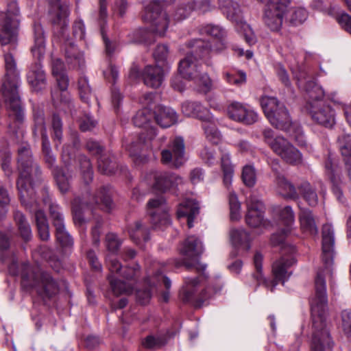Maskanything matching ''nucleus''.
Returning a JSON list of instances; mask_svg holds the SVG:
<instances>
[{
    "instance_id": "52",
    "label": "nucleus",
    "mask_w": 351,
    "mask_h": 351,
    "mask_svg": "<svg viewBox=\"0 0 351 351\" xmlns=\"http://www.w3.org/2000/svg\"><path fill=\"white\" fill-rule=\"evenodd\" d=\"M308 18V12L304 8H295L292 9L289 14L287 21L293 26L302 24Z\"/></svg>"
},
{
    "instance_id": "59",
    "label": "nucleus",
    "mask_w": 351,
    "mask_h": 351,
    "mask_svg": "<svg viewBox=\"0 0 351 351\" xmlns=\"http://www.w3.org/2000/svg\"><path fill=\"white\" fill-rule=\"evenodd\" d=\"M73 51L76 53L67 56V67L73 69H81L84 65V54L80 51H77L72 47Z\"/></svg>"
},
{
    "instance_id": "1",
    "label": "nucleus",
    "mask_w": 351,
    "mask_h": 351,
    "mask_svg": "<svg viewBox=\"0 0 351 351\" xmlns=\"http://www.w3.org/2000/svg\"><path fill=\"white\" fill-rule=\"evenodd\" d=\"M204 252L202 242L195 236L188 237L180 248V254L184 256V260L180 262L176 260H170L167 263L154 262L147 271V277L145 279V285L148 287L145 289H136V295L138 302L145 304L151 298V287L162 283L167 291L162 294V300L167 302L169 298V290L171 288V282L169 278L163 274V272L171 269L170 265L175 264L176 267L184 265L187 269L195 268L197 270L205 271L206 265H201L199 259Z\"/></svg>"
},
{
    "instance_id": "61",
    "label": "nucleus",
    "mask_w": 351,
    "mask_h": 351,
    "mask_svg": "<svg viewBox=\"0 0 351 351\" xmlns=\"http://www.w3.org/2000/svg\"><path fill=\"white\" fill-rule=\"evenodd\" d=\"M290 137L295 141L298 146L304 147L306 145L305 136L304 135L302 127L295 123L290 130L287 131Z\"/></svg>"
},
{
    "instance_id": "26",
    "label": "nucleus",
    "mask_w": 351,
    "mask_h": 351,
    "mask_svg": "<svg viewBox=\"0 0 351 351\" xmlns=\"http://www.w3.org/2000/svg\"><path fill=\"white\" fill-rule=\"evenodd\" d=\"M335 245L334 229L331 224H325L322 228V258L325 269L330 271V267L333 262Z\"/></svg>"
},
{
    "instance_id": "24",
    "label": "nucleus",
    "mask_w": 351,
    "mask_h": 351,
    "mask_svg": "<svg viewBox=\"0 0 351 351\" xmlns=\"http://www.w3.org/2000/svg\"><path fill=\"white\" fill-rule=\"evenodd\" d=\"M50 16L53 24V34L61 42L64 41L66 8L60 0H51Z\"/></svg>"
},
{
    "instance_id": "58",
    "label": "nucleus",
    "mask_w": 351,
    "mask_h": 351,
    "mask_svg": "<svg viewBox=\"0 0 351 351\" xmlns=\"http://www.w3.org/2000/svg\"><path fill=\"white\" fill-rule=\"evenodd\" d=\"M42 149L44 154L45 162L51 167L55 162V158L51 154L50 143L45 132H42Z\"/></svg>"
},
{
    "instance_id": "50",
    "label": "nucleus",
    "mask_w": 351,
    "mask_h": 351,
    "mask_svg": "<svg viewBox=\"0 0 351 351\" xmlns=\"http://www.w3.org/2000/svg\"><path fill=\"white\" fill-rule=\"evenodd\" d=\"M223 78L230 85L241 86L246 82V74L242 71H224Z\"/></svg>"
},
{
    "instance_id": "60",
    "label": "nucleus",
    "mask_w": 351,
    "mask_h": 351,
    "mask_svg": "<svg viewBox=\"0 0 351 351\" xmlns=\"http://www.w3.org/2000/svg\"><path fill=\"white\" fill-rule=\"evenodd\" d=\"M80 128L82 132L93 130L97 125V121L90 113H84L79 119Z\"/></svg>"
},
{
    "instance_id": "44",
    "label": "nucleus",
    "mask_w": 351,
    "mask_h": 351,
    "mask_svg": "<svg viewBox=\"0 0 351 351\" xmlns=\"http://www.w3.org/2000/svg\"><path fill=\"white\" fill-rule=\"evenodd\" d=\"M338 143L348 169V176L351 180V136L343 134L339 136Z\"/></svg>"
},
{
    "instance_id": "49",
    "label": "nucleus",
    "mask_w": 351,
    "mask_h": 351,
    "mask_svg": "<svg viewBox=\"0 0 351 351\" xmlns=\"http://www.w3.org/2000/svg\"><path fill=\"white\" fill-rule=\"evenodd\" d=\"M298 189L300 193L302 195L304 199L310 206H315L317 204V195L315 189L312 188L309 182H303L298 187Z\"/></svg>"
},
{
    "instance_id": "30",
    "label": "nucleus",
    "mask_w": 351,
    "mask_h": 351,
    "mask_svg": "<svg viewBox=\"0 0 351 351\" xmlns=\"http://www.w3.org/2000/svg\"><path fill=\"white\" fill-rule=\"evenodd\" d=\"M230 242L234 249L233 256L243 255L251 247V239L249 233L243 228L233 229L230 232Z\"/></svg>"
},
{
    "instance_id": "47",
    "label": "nucleus",
    "mask_w": 351,
    "mask_h": 351,
    "mask_svg": "<svg viewBox=\"0 0 351 351\" xmlns=\"http://www.w3.org/2000/svg\"><path fill=\"white\" fill-rule=\"evenodd\" d=\"M35 218L39 237L43 241H47L49 239V225L46 216L43 211L38 210L35 213Z\"/></svg>"
},
{
    "instance_id": "37",
    "label": "nucleus",
    "mask_w": 351,
    "mask_h": 351,
    "mask_svg": "<svg viewBox=\"0 0 351 351\" xmlns=\"http://www.w3.org/2000/svg\"><path fill=\"white\" fill-rule=\"evenodd\" d=\"M156 123L162 128H169L178 121V114L171 108L160 106L154 112Z\"/></svg>"
},
{
    "instance_id": "14",
    "label": "nucleus",
    "mask_w": 351,
    "mask_h": 351,
    "mask_svg": "<svg viewBox=\"0 0 351 351\" xmlns=\"http://www.w3.org/2000/svg\"><path fill=\"white\" fill-rule=\"evenodd\" d=\"M200 33L219 40L217 47H215L200 38L190 42L189 47L193 48L195 53L200 58L206 57L211 52H218L224 47V44L221 42V40L226 36V32L221 26L208 24L200 29Z\"/></svg>"
},
{
    "instance_id": "31",
    "label": "nucleus",
    "mask_w": 351,
    "mask_h": 351,
    "mask_svg": "<svg viewBox=\"0 0 351 351\" xmlns=\"http://www.w3.org/2000/svg\"><path fill=\"white\" fill-rule=\"evenodd\" d=\"M295 77L298 79L299 88L305 91L308 97L309 101L307 106L311 103L322 101L325 93L321 86L317 84V82L313 80H306V79H303L302 74L300 76L295 75Z\"/></svg>"
},
{
    "instance_id": "2",
    "label": "nucleus",
    "mask_w": 351,
    "mask_h": 351,
    "mask_svg": "<svg viewBox=\"0 0 351 351\" xmlns=\"http://www.w3.org/2000/svg\"><path fill=\"white\" fill-rule=\"evenodd\" d=\"M315 292L310 300L312 318L311 351H326L333 345L328 323V297L324 271L317 273L315 280Z\"/></svg>"
},
{
    "instance_id": "12",
    "label": "nucleus",
    "mask_w": 351,
    "mask_h": 351,
    "mask_svg": "<svg viewBox=\"0 0 351 351\" xmlns=\"http://www.w3.org/2000/svg\"><path fill=\"white\" fill-rule=\"evenodd\" d=\"M265 143L277 155L285 162L291 165H298L302 162L301 153L282 136H274V131L265 129L263 132Z\"/></svg>"
},
{
    "instance_id": "25",
    "label": "nucleus",
    "mask_w": 351,
    "mask_h": 351,
    "mask_svg": "<svg viewBox=\"0 0 351 351\" xmlns=\"http://www.w3.org/2000/svg\"><path fill=\"white\" fill-rule=\"evenodd\" d=\"M52 74L57 83V87L51 92V97L55 104L64 102V91L66 90V73L64 62L58 58L52 60Z\"/></svg>"
},
{
    "instance_id": "19",
    "label": "nucleus",
    "mask_w": 351,
    "mask_h": 351,
    "mask_svg": "<svg viewBox=\"0 0 351 351\" xmlns=\"http://www.w3.org/2000/svg\"><path fill=\"white\" fill-rule=\"evenodd\" d=\"M246 223L252 228L267 227L269 222L264 218L265 205L260 197L254 193L251 194L246 200Z\"/></svg>"
},
{
    "instance_id": "22",
    "label": "nucleus",
    "mask_w": 351,
    "mask_h": 351,
    "mask_svg": "<svg viewBox=\"0 0 351 351\" xmlns=\"http://www.w3.org/2000/svg\"><path fill=\"white\" fill-rule=\"evenodd\" d=\"M307 110L312 120L318 125L331 128L336 123V112L326 103H311L307 106Z\"/></svg>"
},
{
    "instance_id": "38",
    "label": "nucleus",
    "mask_w": 351,
    "mask_h": 351,
    "mask_svg": "<svg viewBox=\"0 0 351 351\" xmlns=\"http://www.w3.org/2000/svg\"><path fill=\"white\" fill-rule=\"evenodd\" d=\"M128 233L132 240L141 247L143 243H146L150 239L148 228L139 221L129 225Z\"/></svg>"
},
{
    "instance_id": "13",
    "label": "nucleus",
    "mask_w": 351,
    "mask_h": 351,
    "mask_svg": "<svg viewBox=\"0 0 351 351\" xmlns=\"http://www.w3.org/2000/svg\"><path fill=\"white\" fill-rule=\"evenodd\" d=\"M174 1L153 0L145 7L143 20L149 23L152 31L159 36L165 35L169 25V19L166 12L162 11L161 2L170 3Z\"/></svg>"
},
{
    "instance_id": "20",
    "label": "nucleus",
    "mask_w": 351,
    "mask_h": 351,
    "mask_svg": "<svg viewBox=\"0 0 351 351\" xmlns=\"http://www.w3.org/2000/svg\"><path fill=\"white\" fill-rule=\"evenodd\" d=\"M184 139L177 136L171 140L167 149L161 152V162L165 165L179 168L186 162Z\"/></svg>"
},
{
    "instance_id": "15",
    "label": "nucleus",
    "mask_w": 351,
    "mask_h": 351,
    "mask_svg": "<svg viewBox=\"0 0 351 351\" xmlns=\"http://www.w3.org/2000/svg\"><path fill=\"white\" fill-rule=\"evenodd\" d=\"M291 0H269L263 14V22L271 32H279Z\"/></svg>"
},
{
    "instance_id": "33",
    "label": "nucleus",
    "mask_w": 351,
    "mask_h": 351,
    "mask_svg": "<svg viewBox=\"0 0 351 351\" xmlns=\"http://www.w3.org/2000/svg\"><path fill=\"white\" fill-rule=\"evenodd\" d=\"M182 112L186 117H196L202 121L208 120L212 115L209 110L199 101H186L182 103Z\"/></svg>"
},
{
    "instance_id": "56",
    "label": "nucleus",
    "mask_w": 351,
    "mask_h": 351,
    "mask_svg": "<svg viewBox=\"0 0 351 351\" xmlns=\"http://www.w3.org/2000/svg\"><path fill=\"white\" fill-rule=\"evenodd\" d=\"M241 177L243 183L247 186H253L256 182V174L254 167L252 165L244 166L243 168Z\"/></svg>"
},
{
    "instance_id": "35",
    "label": "nucleus",
    "mask_w": 351,
    "mask_h": 351,
    "mask_svg": "<svg viewBox=\"0 0 351 351\" xmlns=\"http://www.w3.org/2000/svg\"><path fill=\"white\" fill-rule=\"evenodd\" d=\"M108 16L106 0H99V10L98 21L100 25L101 34L105 45L106 52L108 55H112L117 48V44L111 42L106 36L105 25Z\"/></svg>"
},
{
    "instance_id": "57",
    "label": "nucleus",
    "mask_w": 351,
    "mask_h": 351,
    "mask_svg": "<svg viewBox=\"0 0 351 351\" xmlns=\"http://www.w3.org/2000/svg\"><path fill=\"white\" fill-rule=\"evenodd\" d=\"M191 81H193L199 86V89L202 92L207 93L212 88V81L206 73H202L199 71L197 77Z\"/></svg>"
},
{
    "instance_id": "10",
    "label": "nucleus",
    "mask_w": 351,
    "mask_h": 351,
    "mask_svg": "<svg viewBox=\"0 0 351 351\" xmlns=\"http://www.w3.org/2000/svg\"><path fill=\"white\" fill-rule=\"evenodd\" d=\"M219 8L228 19L235 23L236 30L241 34L250 46L257 42L256 36L250 25L243 17V12L237 2L232 0H219Z\"/></svg>"
},
{
    "instance_id": "54",
    "label": "nucleus",
    "mask_w": 351,
    "mask_h": 351,
    "mask_svg": "<svg viewBox=\"0 0 351 351\" xmlns=\"http://www.w3.org/2000/svg\"><path fill=\"white\" fill-rule=\"evenodd\" d=\"M11 154L5 143L3 146L0 147V164L5 174L10 177L12 175V171L10 167Z\"/></svg>"
},
{
    "instance_id": "42",
    "label": "nucleus",
    "mask_w": 351,
    "mask_h": 351,
    "mask_svg": "<svg viewBox=\"0 0 351 351\" xmlns=\"http://www.w3.org/2000/svg\"><path fill=\"white\" fill-rule=\"evenodd\" d=\"M215 8L213 0H194L189 2L188 10H185L182 16H179V19H186L193 11L199 14H204L212 11Z\"/></svg>"
},
{
    "instance_id": "45",
    "label": "nucleus",
    "mask_w": 351,
    "mask_h": 351,
    "mask_svg": "<svg viewBox=\"0 0 351 351\" xmlns=\"http://www.w3.org/2000/svg\"><path fill=\"white\" fill-rule=\"evenodd\" d=\"M221 165L223 173V182L224 186L229 190L232 182L234 169L230 162L229 153L223 149H221Z\"/></svg>"
},
{
    "instance_id": "43",
    "label": "nucleus",
    "mask_w": 351,
    "mask_h": 351,
    "mask_svg": "<svg viewBox=\"0 0 351 351\" xmlns=\"http://www.w3.org/2000/svg\"><path fill=\"white\" fill-rule=\"evenodd\" d=\"M326 173L332 183V191L339 201H341L342 191L339 186L340 180L339 171L337 167L333 165L330 158H328L325 162Z\"/></svg>"
},
{
    "instance_id": "7",
    "label": "nucleus",
    "mask_w": 351,
    "mask_h": 351,
    "mask_svg": "<svg viewBox=\"0 0 351 351\" xmlns=\"http://www.w3.org/2000/svg\"><path fill=\"white\" fill-rule=\"evenodd\" d=\"M153 118L154 112L148 107L139 110L133 118L134 124L136 127L143 128L145 130L139 134L137 142H132L125 145L126 149L136 163L144 162L147 160V156L143 153V148L156 136V129L150 125Z\"/></svg>"
},
{
    "instance_id": "64",
    "label": "nucleus",
    "mask_w": 351,
    "mask_h": 351,
    "mask_svg": "<svg viewBox=\"0 0 351 351\" xmlns=\"http://www.w3.org/2000/svg\"><path fill=\"white\" fill-rule=\"evenodd\" d=\"M341 328L345 335L351 337V310L345 309L341 312Z\"/></svg>"
},
{
    "instance_id": "18",
    "label": "nucleus",
    "mask_w": 351,
    "mask_h": 351,
    "mask_svg": "<svg viewBox=\"0 0 351 351\" xmlns=\"http://www.w3.org/2000/svg\"><path fill=\"white\" fill-rule=\"evenodd\" d=\"M169 208L162 197L150 199L147 204V212L155 228H162L171 225Z\"/></svg>"
},
{
    "instance_id": "36",
    "label": "nucleus",
    "mask_w": 351,
    "mask_h": 351,
    "mask_svg": "<svg viewBox=\"0 0 351 351\" xmlns=\"http://www.w3.org/2000/svg\"><path fill=\"white\" fill-rule=\"evenodd\" d=\"M199 207L198 203L194 199H186L181 203L177 210L178 219L186 218L189 228L193 227V220L199 214Z\"/></svg>"
},
{
    "instance_id": "21",
    "label": "nucleus",
    "mask_w": 351,
    "mask_h": 351,
    "mask_svg": "<svg viewBox=\"0 0 351 351\" xmlns=\"http://www.w3.org/2000/svg\"><path fill=\"white\" fill-rule=\"evenodd\" d=\"M19 21L6 16L0 18V43L3 49L14 51L16 49Z\"/></svg>"
},
{
    "instance_id": "41",
    "label": "nucleus",
    "mask_w": 351,
    "mask_h": 351,
    "mask_svg": "<svg viewBox=\"0 0 351 351\" xmlns=\"http://www.w3.org/2000/svg\"><path fill=\"white\" fill-rule=\"evenodd\" d=\"M208 119L202 123V128L208 141L213 144H217L221 141L222 135L217 128L216 120L213 114Z\"/></svg>"
},
{
    "instance_id": "4",
    "label": "nucleus",
    "mask_w": 351,
    "mask_h": 351,
    "mask_svg": "<svg viewBox=\"0 0 351 351\" xmlns=\"http://www.w3.org/2000/svg\"><path fill=\"white\" fill-rule=\"evenodd\" d=\"M3 51L5 73L0 91L9 111V117L18 122H21L23 119V112L18 91L19 76L16 71V64L12 53L13 51H8L6 49H3Z\"/></svg>"
},
{
    "instance_id": "63",
    "label": "nucleus",
    "mask_w": 351,
    "mask_h": 351,
    "mask_svg": "<svg viewBox=\"0 0 351 351\" xmlns=\"http://www.w3.org/2000/svg\"><path fill=\"white\" fill-rule=\"evenodd\" d=\"M52 173L58 189L62 193L64 194L66 193V176L63 168L54 167Z\"/></svg>"
},
{
    "instance_id": "8",
    "label": "nucleus",
    "mask_w": 351,
    "mask_h": 351,
    "mask_svg": "<svg viewBox=\"0 0 351 351\" xmlns=\"http://www.w3.org/2000/svg\"><path fill=\"white\" fill-rule=\"evenodd\" d=\"M107 267L110 271L108 279L112 293L116 296L132 293L134 289V287L125 281L117 279L114 274L123 277L125 280L136 282L140 274L139 265L134 264L132 267L122 268L121 264L117 258H111L108 256Z\"/></svg>"
},
{
    "instance_id": "32",
    "label": "nucleus",
    "mask_w": 351,
    "mask_h": 351,
    "mask_svg": "<svg viewBox=\"0 0 351 351\" xmlns=\"http://www.w3.org/2000/svg\"><path fill=\"white\" fill-rule=\"evenodd\" d=\"M167 69L160 66L147 65L143 71L144 84L149 87L157 88L161 86L165 80V72Z\"/></svg>"
},
{
    "instance_id": "11",
    "label": "nucleus",
    "mask_w": 351,
    "mask_h": 351,
    "mask_svg": "<svg viewBox=\"0 0 351 351\" xmlns=\"http://www.w3.org/2000/svg\"><path fill=\"white\" fill-rule=\"evenodd\" d=\"M33 56L38 59L27 74L28 83L35 90H39L45 84V73L42 69L40 60L45 52V45L43 33L40 27L35 28L34 45L32 47Z\"/></svg>"
},
{
    "instance_id": "34",
    "label": "nucleus",
    "mask_w": 351,
    "mask_h": 351,
    "mask_svg": "<svg viewBox=\"0 0 351 351\" xmlns=\"http://www.w3.org/2000/svg\"><path fill=\"white\" fill-rule=\"evenodd\" d=\"M50 216L53 224L56 228V236L57 241L61 247L66 245V232L64 229V217L60 212V208L57 205H51L49 207Z\"/></svg>"
},
{
    "instance_id": "5",
    "label": "nucleus",
    "mask_w": 351,
    "mask_h": 351,
    "mask_svg": "<svg viewBox=\"0 0 351 351\" xmlns=\"http://www.w3.org/2000/svg\"><path fill=\"white\" fill-rule=\"evenodd\" d=\"M282 253V257L274 262L272 265V272L275 278L273 280H267L263 276V255L259 252H256L254 257L256 273L253 274V278L258 285L264 284L267 288L270 289L271 291H274V288L278 285V281H282V284L285 283V281L289 278L292 273L291 271H289V269L296 263L294 257V254L295 253L294 246H283Z\"/></svg>"
},
{
    "instance_id": "40",
    "label": "nucleus",
    "mask_w": 351,
    "mask_h": 351,
    "mask_svg": "<svg viewBox=\"0 0 351 351\" xmlns=\"http://www.w3.org/2000/svg\"><path fill=\"white\" fill-rule=\"evenodd\" d=\"M299 220L300 228L304 233L310 235H317L318 229L311 211L307 208L301 209Z\"/></svg>"
},
{
    "instance_id": "6",
    "label": "nucleus",
    "mask_w": 351,
    "mask_h": 351,
    "mask_svg": "<svg viewBox=\"0 0 351 351\" xmlns=\"http://www.w3.org/2000/svg\"><path fill=\"white\" fill-rule=\"evenodd\" d=\"M112 190L110 186H104L96 193H88L83 199L75 198L73 202V221L77 226H82L89 220L88 214L94 215L93 208H98L109 213L113 208Z\"/></svg>"
},
{
    "instance_id": "27",
    "label": "nucleus",
    "mask_w": 351,
    "mask_h": 351,
    "mask_svg": "<svg viewBox=\"0 0 351 351\" xmlns=\"http://www.w3.org/2000/svg\"><path fill=\"white\" fill-rule=\"evenodd\" d=\"M87 149L93 154L100 155L98 158V170L103 174L111 175L115 173L117 163L110 158V154H102L103 147L98 142L88 141L86 143Z\"/></svg>"
},
{
    "instance_id": "28",
    "label": "nucleus",
    "mask_w": 351,
    "mask_h": 351,
    "mask_svg": "<svg viewBox=\"0 0 351 351\" xmlns=\"http://www.w3.org/2000/svg\"><path fill=\"white\" fill-rule=\"evenodd\" d=\"M280 218L285 228L279 232L274 233L271 235V242L273 245H277L282 244L287 235L291 232L292 226L295 222L294 213L291 206H287L278 210Z\"/></svg>"
},
{
    "instance_id": "53",
    "label": "nucleus",
    "mask_w": 351,
    "mask_h": 351,
    "mask_svg": "<svg viewBox=\"0 0 351 351\" xmlns=\"http://www.w3.org/2000/svg\"><path fill=\"white\" fill-rule=\"evenodd\" d=\"M230 219L232 221H237L241 219V203L237 195L234 191H230L228 195Z\"/></svg>"
},
{
    "instance_id": "55",
    "label": "nucleus",
    "mask_w": 351,
    "mask_h": 351,
    "mask_svg": "<svg viewBox=\"0 0 351 351\" xmlns=\"http://www.w3.org/2000/svg\"><path fill=\"white\" fill-rule=\"evenodd\" d=\"M165 339L162 336L148 335L142 340V346L147 349H157L164 346Z\"/></svg>"
},
{
    "instance_id": "16",
    "label": "nucleus",
    "mask_w": 351,
    "mask_h": 351,
    "mask_svg": "<svg viewBox=\"0 0 351 351\" xmlns=\"http://www.w3.org/2000/svg\"><path fill=\"white\" fill-rule=\"evenodd\" d=\"M37 271H32L29 275L23 273L22 274L23 283L31 287L37 289L39 295L47 297H51L58 291L56 283L51 276L47 274Z\"/></svg>"
},
{
    "instance_id": "3",
    "label": "nucleus",
    "mask_w": 351,
    "mask_h": 351,
    "mask_svg": "<svg viewBox=\"0 0 351 351\" xmlns=\"http://www.w3.org/2000/svg\"><path fill=\"white\" fill-rule=\"evenodd\" d=\"M17 169L16 187L21 202L27 207H32L35 202L34 186L40 181L41 171L34 162L29 145H22L18 149Z\"/></svg>"
},
{
    "instance_id": "17",
    "label": "nucleus",
    "mask_w": 351,
    "mask_h": 351,
    "mask_svg": "<svg viewBox=\"0 0 351 351\" xmlns=\"http://www.w3.org/2000/svg\"><path fill=\"white\" fill-rule=\"evenodd\" d=\"M145 179L147 181L153 180L150 183L152 188L161 193L174 191L183 184L181 177L167 171H152L146 175Z\"/></svg>"
},
{
    "instance_id": "29",
    "label": "nucleus",
    "mask_w": 351,
    "mask_h": 351,
    "mask_svg": "<svg viewBox=\"0 0 351 351\" xmlns=\"http://www.w3.org/2000/svg\"><path fill=\"white\" fill-rule=\"evenodd\" d=\"M192 52L188 53L184 58L179 62L178 71L182 78L188 80H192L197 77L199 70V63L197 58L203 60L206 57L200 58L193 48Z\"/></svg>"
},
{
    "instance_id": "9",
    "label": "nucleus",
    "mask_w": 351,
    "mask_h": 351,
    "mask_svg": "<svg viewBox=\"0 0 351 351\" xmlns=\"http://www.w3.org/2000/svg\"><path fill=\"white\" fill-rule=\"evenodd\" d=\"M260 103L266 117L276 128L288 131L295 124L291 121L286 107L276 97L263 96Z\"/></svg>"
},
{
    "instance_id": "23",
    "label": "nucleus",
    "mask_w": 351,
    "mask_h": 351,
    "mask_svg": "<svg viewBox=\"0 0 351 351\" xmlns=\"http://www.w3.org/2000/svg\"><path fill=\"white\" fill-rule=\"evenodd\" d=\"M227 114L232 121L245 125H252L258 120V114L252 107L239 101H233L228 105Z\"/></svg>"
},
{
    "instance_id": "48",
    "label": "nucleus",
    "mask_w": 351,
    "mask_h": 351,
    "mask_svg": "<svg viewBox=\"0 0 351 351\" xmlns=\"http://www.w3.org/2000/svg\"><path fill=\"white\" fill-rule=\"evenodd\" d=\"M169 55V47L166 45H158L156 47L153 56L156 61V66H160L167 71L170 70V64L167 60Z\"/></svg>"
},
{
    "instance_id": "51",
    "label": "nucleus",
    "mask_w": 351,
    "mask_h": 351,
    "mask_svg": "<svg viewBox=\"0 0 351 351\" xmlns=\"http://www.w3.org/2000/svg\"><path fill=\"white\" fill-rule=\"evenodd\" d=\"M121 243V240L116 234L112 232L107 234L106 236V246L108 254L106 257L110 256L111 258H117L114 255L117 253ZM106 261L107 262V258H106Z\"/></svg>"
},
{
    "instance_id": "62",
    "label": "nucleus",
    "mask_w": 351,
    "mask_h": 351,
    "mask_svg": "<svg viewBox=\"0 0 351 351\" xmlns=\"http://www.w3.org/2000/svg\"><path fill=\"white\" fill-rule=\"evenodd\" d=\"M78 88L81 99L88 104L91 96V88L86 77L79 79Z\"/></svg>"
},
{
    "instance_id": "39",
    "label": "nucleus",
    "mask_w": 351,
    "mask_h": 351,
    "mask_svg": "<svg viewBox=\"0 0 351 351\" xmlns=\"http://www.w3.org/2000/svg\"><path fill=\"white\" fill-rule=\"evenodd\" d=\"M278 192L287 199H297L299 194L294 185L288 181L283 175L278 173L276 178Z\"/></svg>"
},
{
    "instance_id": "46",
    "label": "nucleus",
    "mask_w": 351,
    "mask_h": 351,
    "mask_svg": "<svg viewBox=\"0 0 351 351\" xmlns=\"http://www.w3.org/2000/svg\"><path fill=\"white\" fill-rule=\"evenodd\" d=\"M14 219L21 239L25 242L30 241L32 237V230L25 215L16 210L14 213Z\"/></svg>"
}]
</instances>
